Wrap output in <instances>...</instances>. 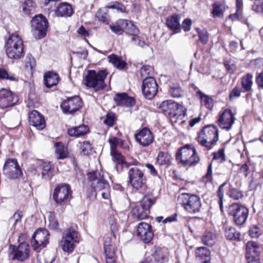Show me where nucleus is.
I'll list each match as a JSON object with an SVG mask.
<instances>
[{
    "label": "nucleus",
    "instance_id": "60",
    "mask_svg": "<svg viewBox=\"0 0 263 263\" xmlns=\"http://www.w3.org/2000/svg\"><path fill=\"white\" fill-rule=\"evenodd\" d=\"M33 7V2L31 0H26L24 4V7L23 8V12L26 13H29L31 9L30 7Z\"/></svg>",
    "mask_w": 263,
    "mask_h": 263
},
{
    "label": "nucleus",
    "instance_id": "53",
    "mask_svg": "<svg viewBox=\"0 0 263 263\" xmlns=\"http://www.w3.org/2000/svg\"><path fill=\"white\" fill-rule=\"evenodd\" d=\"M261 233V230L259 227L256 225H253L250 228L249 235L252 238L258 237Z\"/></svg>",
    "mask_w": 263,
    "mask_h": 263
},
{
    "label": "nucleus",
    "instance_id": "14",
    "mask_svg": "<svg viewBox=\"0 0 263 263\" xmlns=\"http://www.w3.org/2000/svg\"><path fill=\"white\" fill-rule=\"evenodd\" d=\"M49 233L46 229L40 228L33 234L31 244L33 250L40 252L49 243Z\"/></svg>",
    "mask_w": 263,
    "mask_h": 263
},
{
    "label": "nucleus",
    "instance_id": "34",
    "mask_svg": "<svg viewBox=\"0 0 263 263\" xmlns=\"http://www.w3.org/2000/svg\"><path fill=\"white\" fill-rule=\"evenodd\" d=\"M108 61L115 67L120 70L124 69L127 63L123 60L121 57L118 56L115 54H112L108 57Z\"/></svg>",
    "mask_w": 263,
    "mask_h": 263
},
{
    "label": "nucleus",
    "instance_id": "25",
    "mask_svg": "<svg viewBox=\"0 0 263 263\" xmlns=\"http://www.w3.org/2000/svg\"><path fill=\"white\" fill-rule=\"evenodd\" d=\"M114 99L118 106H133L135 104L134 99L125 92L116 94Z\"/></svg>",
    "mask_w": 263,
    "mask_h": 263
},
{
    "label": "nucleus",
    "instance_id": "59",
    "mask_svg": "<svg viewBox=\"0 0 263 263\" xmlns=\"http://www.w3.org/2000/svg\"><path fill=\"white\" fill-rule=\"evenodd\" d=\"M204 178H205L206 180V182H211L213 180L212 177V164L210 163L209 164L207 172L206 174L204 176Z\"/></svg>",
    "mask_w": 263,
    "mask_h": 263
},
{
    "label": "nucleus",
    "instance_id": "7",
    "mask_svg": "<svg viewBox=\"0 0 263 263\" xmlns=\"http://www.w3.org/2000/svg\"><path fill=\"white\" fill-rule=\"evenodd\" d=\"M127 182L133 189L138 191L145 186L147 179L144 174V169L143 167H130L127 173Z\"/></svg>",
    "mask_w": 263,
    "mask_h": 263
},
{
    "label": "nucleus",
    "instance_id": "44",
    "mask_svg": "<svg viewBox=\"0 0 263 263\" xmlns=\"http://www.w3.org/2000/svg\"><path fill=\"white\" fill-rule=\"evenodd\" d=\"M213 10L212 13L214 17L222 16L224 8L222 4L214 3L212 5Z\"/></svg>",
    "mask_w": 263,
    "mask_h": 263
},
{
    "label": "nucleus",
    "instance_id": "38",
    "mask_svg": "<svg viewBox=\"0 0 263 263\" xmlns=\"http://www.w3.org/2000/svg\"><path fill=\"white\" fill-rule=\"evenodd\" d=\"M169 92L173 98H179L183 96V91L179 83H172L170 86Z\"/></svg>",
    "mask_w": 263,
    "mask_h": 263
},
{
    "label": "nucleus",
    "instance_id": "11",
    "mask_svg": "<svg viewBox=\"0 0 263 263\" xmlns=\"http://www.w3.org/2000/svg\"><path fill=\"white\" fill-rule=\"evenodd\" d=\"M31 32L36 39L44 37L46 34L48 22L42 14L34 16L31 21Z\"/></svg>",
    "mask_w": 263,
    "mask_h": 263
},
{
    "label": "nucleus",
    "instance_id": "49",
    "mask_svg": "<svg viewBox=\"0 0 263 263\" xmlns=\"http://www.w3.org/2000/svg\"><path fill=\"white\" fill-rule=\"evenodd\" d=\"M111 155L114 161H116L118 164L124 167V163L126 162L124 161L123 156L121 154L118 153L116 150H112L111 151Z\"/></svg>",
    "mask_w": 263,
    "mask_h": 263
},
{
    "label": "nucleus",
    "instance_id": "20",
    "mask_svg": "<svg viewBox=\"0 0 263 263\" xmlns=\"http://www.w3.org/2000/svg\"><path fill=\"white\" fill-rule=\"evenodd\" d=\"M137 235L144 243H149L154 237L152 226L144 222L139 223L137 228Z\"/></svg>",
    "mask_w": 263,
    "mask_h": 263
},
{
    "label": "nucleus",
    "instance_id": "48",
    "mask_svg": "<svg viewBox=\"0 0 263 263\" xmlns=\"http://www.w3.org/2000/svg\"><path fill=\"white\" fill-rule=\"evenodd\" d=\"M196 29L200 41L203 44H206L209 41V34L207 30L204 29H200L199 28H197Z\"/></svg>",
    "mask_w": 263,
    "mask_h": 263
},
{
    "label": "nucleus",
    "instance_id": "36",
    "mask_svg": "<svg viewBox=\"0 0 263 263\" xmlns=\"http://www.w3.org/2000/svg\"><path fill=\"white\" fill-rule=\"evenodd\" d=\"M252 78V75L250 73H248L242 78L241 85L242 92H246L251 90L253 84Z\"/></svg>",
    "mask_w": 263,
    "mask_h": 263
},
{
    "label": "nucleus",
    "instance_id": "10",
    "mask_svg": "<svg viewBox=\"0 0 263 263\" xmlns=\"http://www.w3.org/2000/svg\"><path fill=\"white\" fill-rule=\"evenodd\" d=\"M72 193L70 186L68 184H59L54 190L53 199L57 204L64 206L71 199Z\"/></svg>",
    "mask_w": 263,
    "mask_h": 263
},
{
    "label": "nucleus",
    "instance_id": "42",
    "mask_svg": "<svg viewBox=\"0 0 263 263\" xmlns=\"http://www.w3.org/2000/svg\"><path fill=\"white\" fill-rule=\"evenodd\" d=\"M227 195L235 200H238L243 197V194L241 191L232 186L230 187Z\"/></svg>",
    "mask_w": 263,
    "mask_h": 263
},
{
    "label": "nucleus",
    "instance_id": "52",
    "mask_svg": "<svg viewBox=\"0 0 263 263\" xmlns=\"http://www.w3.org/2000/svg\"><path fill=\"white\" fill-rule=\"evenodd\" d=\"M252 10L263 14V0H255L252 6Z\"/></svg>",
    "mask_w": 263,
    "mask_h": 263
},
{
    "label": "nucleus",
    "instance_id": "57",
    "mask_svg": "<svg viewBox=\"0 0 263 263\" xmlns=\"http://www.w3.org/2000/svg\"><path fill=\"white\" fill-rule=\"evenodd\" d=\"M114 122L115 115L111 113L107 114L104 123L109 126H112L114 124Z\"/></svg>",
    "mask_w": 263,
    "mask_h": 263
},
{
    "label": "nucleus",
    "instance_id": "61",
    "mask_svg": "<svg viewBox=\"0 0 263 263\" xmlns=\"http://www.w3.org/2000/svg\"><path fill=\"white\" fill-rule=\"evenodd\" d=\"M121 142V140L116 137H112L109 139V142L110 145L111 151L116 150L117 146Z\"/></svg>",
    "mask_w": 263,
    "mask_h": 263
},
{
    "label": "nucleus",
    "instance_id": "12",
    "mask_svg": "<svg viewBox=\"0 0 263 263\" xmlns=\"http://www.w3.org/2000/svg\"><path fill=\"white\" fill-rule=\"evenodd\" d=\"M78 242V232L74 229L69 228L64 231L61 242L64 252L71 253L76 247L75 243Z\"/></svg>",
    "mask_w": 263,
    "mask_h": 263
},
{
    "label": "nucleus",
    "instance_id": "64",
    "mask_svg": "<svg viewBox=\"0 0 263 263\" xmlns=\"http://www.w3.org/2000/svg\"><path fill=\"white\" fill-rule=\"evenodd\" d=\"M192 21L189 18L185 19L182 24V27L185 32L189 31L191 29Z\"/></svg>",
    "mask_w": 263,
    "mask_h": 263
},
{
    "label": "nucleus",
    "instance_id": "18",
    "mask_svg": "<svg viewBox=\"0 0 263 263\" xmlns=\"http://www.w3.org/2000/svg\"><path fill=\"white\" fill-rule=\"evenodd\" d=\"M18 101V98L11 91L6 89L0 90V107L5 108L14 106Z\"/></svg>",
    "mask_w": 263,
    "mask_h": 263
},
{
    "label": "nucleus",
    "instance_id": "21",
    "mask_svg": "<svg viewBox=\"0 0 263 263\" xmlns=\"http://www.w3.org/2000/svg\"><path fill=\"white\" fill-rule=\"evenodd\" d=\"M235 120L234 115L231 109H226L219 116L218 122L219 126L222 129L229 130Z\"/></svg>",
    "mask_w": 263,
    "mask_h": 263
},
{
    "label": "nucleus",
    "instance_id": "2",
    "mask_svg": "<svg viewBox=\"0 0 263 263\" xmlns=\"http://www.w3.org/2000/svg\"><path fill=\"white\" fill-rule=\"evenodd\" d=\"M7 57L12 60H19L24 55L22 39L18 34H12L5 44Z\"/></svg>",
    "mask_w": 263,
    "mask_h": 263
},
{
    "label": "nucleus",
    "instance_id": "26",
    "mask_svg": "<svg viewBox=\"0 0 263 263\" xmlns=\"http://www.w3.org/2000/svg\"><path fill=\"white\" fill-rule=\"evenodd\" d=\"M57 16L61 17H69L73 13L72 6L66 2L60 3L55 11Z\"/></svg>",
    "mask_w": 263,
    "mask_h": 263
},
{
    "label": "nucleus",
    "instance_id": "30",
    "mask_svg": "<svg viewBox=\"0 0 263 263\" xmlns=\"http://www.w3.org/2000/svg\"><path fill=\"white\" fill-rule=\"evenodd\" d=\"M180 17L177 14H173L168 16L166 20V24L167 26L171 30L176 32H179L181 29L180 24Z\"/></svg>",
    "mask_w": 263,
    "mask_h": 263
},
{
    "label": "nucleus",
    "instance_id": "23",
    "mask_svg": "<svg viewBox=\"0 0 263 263\" xmlns=\"http://www.w3.org/2000/svg\"><path fill=\"white\" fill-rule=\"evenodd\" d=\"M36 171L41 173L42 179H50L53 175V169L50 162L40 161L36 166Z\"/></svg>",
    "mask_w": 263,
    "mask_h": 263
},
{
    "label": "nucleus",
    "instance_id": "58",
    "mask_svg": "<svg viewBox=\"0 0 263 263\" xmlns=\"http://www.w3.org/2000/svg\"><path fill=\"white\" fill-rule=\"evenodd\" d=\"M223 64L227 70L230 73H233L236 69L235 65L228 61H224Z\"/></svg>",
    "mask_w": 263,
    "mask_h": 263
},
{
    "label": "nucleus",
    "instance_id": "62",
    "mask_svg": "<svg viewBox=\"0 0 263 263\" xmlns=\"http://www.w3.org/2000/svg\"><path fill=\"white\" fill-rule=\"evenodd\" d=\"M213 159L220 160V162H222L224 160V154L222 149H219L217 153L214 154Z\"/></svg>",
    "mask_w": 263,
    "mask_h": 263
},
{
    "label": "nucleus",
    "instance_id": "37",
    "mask_svg": "<svg viewBox=\"0 0 263 263\" xmlns=\"http://www.w3.org/2000/svg\"><path fill=\"white\" fill-rule=\"evenodd\" d=\"M201 241L204 245L211 247L216 241V234L212 232H205L202 237Z\"/></svg>",
    "mask_w": 263,
    "mask_h": 263
},
{
    "label": "nucleus",
    "instance_id": "9",
    "mask_svg": "<svg viewBox=\"0 0 263 263\" xmlns=\"http://www.w3.org/2000/svg\"><path fill=\"white\" fill-rule=\"evenodd\" d=\"M156 198L148 196H144L141 201L140 204L133 208L131 211L132 215L138 220H142L148 217L149 209L155 204Z\"/></svg>",
    "mask_w": 263,
    "mask_h": 263
},
{
    "label": "nucleus",
    "instance_id": "19",
    "mask_svg": "<svg viewBox=\"0 0 263 263\" xmlns=\"http://www.w3.org/2000/svg\"><path fill=\"white\" fill-rule=\"evenodd\" d=\"M157 91L158 85L154 78L147 77L143 81L142 91L146 99H152L156 95Z\"/></svg>",
    "mask_w": 263,
    "mask_h": 263
},
{
    "label": "nucleus",
    "instance_id": "45",
    "mask_svg": "<svg viewBox=\"0 0 263 263\" xmlns=\"http://www.w3.org/2000/svg\"><path fill=\"white\" fill-rule=\"evenodd\" d=\"M227 184V182H224L222 183L219 187L216 192V197L218 199V203L221 211L223 208V200L224 198V187Z\"/></svg>",
    "mask_w": 263,
    "mask_h": 263
},
{
    "label": "nucleus",
    "instance_id": "3",
    "mask_svg": "<svg viewBox=\"0 0 263 263\" xmlns=\"http://www.w3.org/2000/svg\"><path fill=\"white\" fill-rule=\"evenodd\" d=\"M176 160L184 166H195L199 162L195 148L192 145H186L179 149L176 154Z\"/></svg>",
    "mask_w": 263,
    "mask_h": 263
},
{
    "label": "nucleus",
    "instance_id": "47",
    "mask_svg": "<svg viewBox=\"0 0 263 263\" xmlns=\"http://www.w3.org/2000/svg\"><path fill=\"white\" fill-rule=\"evenodd\" d=\"M8 80L11 81H17L18 79L14 74L9 73L8 71L4 68H0V80Z\"/></svg>",
    "mask_w": 263,
    "mask_h": 263
},
{
    "label": "nucleus",
    "instance_id": "28",
    "mask_svg": "<svg viewBox=\"0 0 263 263\" xmlns=\"http://www.w3.org/2000/svg\"><path fill=\"white\" fill-rule=\"evenodd\" d=\"M196 258L198 261L203 263H210L211 260L210 251L204 247L197 248L195 252Z\"/></svg>",
    "mask_w": 263,
    "mask_h": 263
},
{
    "label": "nucleus",
    "instance_id": "1",
    "mask_svg": "<svg viewBox=\"0 0 263 263\" xmlns=\"http://www.w3.org/2000/svg\"><path fill=\"white\" fill-rule=\"evenodd\" d=\"M159 109L172 123H177L178 120H181L186 115L183 106L171 100L163 101Z\"/></svg>",
    "mask_w": 263,
    "mask_h": 263
},
{
    "label": "nucleus",
    "instance_id": "55",
    "mask_svg": "<svg viewBox=\"0 0 263 263\" xmlns=\"http://www.w3.org/2000/svg\"><path fill=\"white\" fill-rule=\"evenodd\" d=\"M241 89L239 87L236 86L235 87L229 94V99L231 101H233L236 98H238L240 96Z\"/></svg>",
    "mask_w": 263,
    "mask_h": 263
},
{
    "label": "nucleus",
    "instance_id": "27",
    "mask_svg": "<svg viewBox=\"0 0 263 263\" xmlns=\"http://www.w3.org/2000/svg\"><path fill=\"white\" fill-rule=\"evenodd\" d=\"M60 80L59 74L53 71H47L44 76V84L47 88L57 85Z\"/></svg>",
    "mask_w": 263,
    "mask_h": 263
},
{
    "label": "nucleus",
    "instance_id": "17",
    "mask_svg": "<svg viewBox=\"0 0 263 263\" xmlns=\"http://www.w3.org/2000/svg\"><path fill=\"white\" fill-rule=\"evenodd\" d=\"M9 248L11 250L12 259L13 260L23 261L29 256L30 248L25 242L20 243L17 247L11 245Z\"/></svg>",
    "mask_w": 263,
    "mask_h": 263
},
{
    "label": "nucleus",
    "instance_id": "4",
    "mask_svg": "<svg viewBox=\"0 0 263 263\" xmlns=\"http://www.w3.org/2000/svg\"><path fill=\"white\" fill-rule=\"evenodd\" d=\"M106 70L96 72L94 70H89L85 76L84 84L89 88H92L96 91L104 89L106 85L104 80L107 76Z\"/></svg>",
    "mask_w": 263,
    "mask_h": 263
},
{
    "label": "nucleus",
    "instance_id": "6",
    "mask_svg": "<svg viewBox=\"0 0 263 263\" xmlns=\"http://www.w3.org/2000/svg\"><path fill=\"white\" fill-rule=\"evenodd\" d=\"M88 183L91 187L92 197L96 198L98 192L110 190L108 182L104 179L102 172L92 171L87 173Z\"/></svg>",
    "mask_w": 263,
    "mask_h": 263
},
{
    "label": "nucleus",
    "instance_id": "39",
    "mask_svg": "<svg viewBox=\"0 0 263 263\" xmlns=\"http://www.w3.org/2000/svg\"><path fill=\"white\" fill-rule=\"evenodd\" d=\"M171 157L170 154L167 153L161 152L157 156V163L160 165H170L171 164Z\"/></svg>",
    "mask_w": 263,
    "mask_h": 263
},
{
    "label": "nucleus",
    "instance_id": "24",
    "mask_svg": "<svg viewBox=\"0 0 263 263\" xmlns=\"http://www.w3.org/2000/svg\"><path fill=\"white\" fill-rule=\"evenodd\" d=\"M28 118L30 124L37 129L42 130L45 127L44 118L37 111L34 110L30 112Z\"/></svg>",
    "mask_w": 263,
    "mask_h": 263
},
{
    "label": "nucleus",
    "instance_id": "5",
    "mask_svg": "<svg viewBox=\"0 0 263 263\" xmlns=\"http://www.w3.org/2000/svg\"><path fill=\"white\" fill-rule=\"evenodd\" d=\"M218 140V129L213 125L204 126L199 133L198 137V142L208 150L212 148V145L215 144Z\"/></svg>",
    "mask_w": 263,
    "mask_h": 263
},
{
    "label": "nucleus",
    "instance_id": "22",
    "mask_svg": "<svg viewBox=\"0 0 263 263\" xmlns=\"http://www.w3.org/2000/svg\"><path fill=\"white\" fill-rule=\"evenodd\" d=\"M136 141L143 147L151 145L154 140L152 132L147 127H144L135 135Z\"/></svg>",
    "mask_w": 263,
    "mask_h": 263
},
{
    "label": "nucleus",
    "instance_id": "33",
    "mask_svg": "<svg viewBox=\"0 0 263 263\" xmlns=\"http://www.w3.org/2000/svg\"><path fill=\"white\" fill-rule=\"evenodd\" d=\"M89 129L88 126L82 124L70 129H68L67 133L71 137H79L83 136L88 133Z\"/></svg>",
    "mask_w": 263,
    "mask_h": 263
},
{
    "label": "nucleus",
    "instance_id": "51",
    "mask_svg": "<svg viewBox=\"0 0 263 263\" xmlns=\"http://www.w3.org/2000/svg\"><path fill=\"white\" fill-rule=\"evenodd\" d=\"M104 251L106 256V263H116L115 256L114 251L111 252H108V248L106 244H104Z\"/></svg>",
    "mask_w": 263,
    "mask_h": 263
},
{
    "label": "nucleus",
    "instance_id": "41",
    "mask_svg": "<svg viewBox=\"0 0 263 263\" xmlns=\"http://www.w3.org/2000/svg\"><path fill=\"white\" fill-rule=\"evenodd\" d=\"M55 152L57 155V158L63 159L67 156V152L65 149L64 145L61 142H57L55 143Z\"/></svg>",
    "mask_w": 263,
    "mask_h": 263
},
{
    "label": "nucleus",
    "instance_id": "40",
    "mask_svg": "<svg viewBox=\"0 0 263 263\" xmlns=\"http://www.w3.org/2000/svg\"><path fill=\"white\" fill-rule=\"evenodd\" d=\"M198 96L199 97L201 104L205 106L208 109H212L213 99L203 93L201 91L196 92Z\"/></svg>",
    "mask_w": 263,
    "mask_h": 263
},
{
    "label": "nucleus",
    "instance_id": "8",
    "mask_svg": "<svg viewBox=\"0 0 263 263\" xmlns=\"http://www.w3.org/2000/svg\"><path fill=\"white\" fill-rule=\"evenodd\" d=\"M178 200L185 211L189 213L196 214L201 211V199L197 195L182 193L178 196Z\"/></svg>",
    "mask_w": 263,
    "mask_h": 263
},
{
    "label": "nucleus",
    "instance_id": "54",
    "mask_svg": "<svg viewBox=\"0 0 263 263\" xmlns=\"http://www.w3.org/2000/svg\"><path fill=\"white\" fill-rule=\"evenodd\" d=\"M117 216L111 215L108 218V222L112 233H114L117 230Z\"/></svg>",
    "mask_w": 263,
    "mask_h": 263
},
{
    "label": "nucleus",
    "instance_id": "16",
    "mask_svg": "<svg viewBox=\"0 0 263 263\" xmlns=\"http://www.w3.org/2000/svg\"><path fill=\"white\" fill-rule=\"evenodd\" d=\"M3 174L10 179H16L22 176L23 173L15 159L9 158L3 166Z\"/></svg>",
    "mask_w": 263,
    "mask_h": 263
},
{
    "label": "nucleus",
    "instance_id": "43",
    "mask_svg": "<svg viewBox=\"0 0 263 263\" xmlns=\"http://www.w3.org/2000/svg\"><path fill=\"white\" fill-rule=\"evenodd\" d=\"M139 28L134 24L133 22L128 20L127 26L126 27L125 32L134 36H137L139 33Z\"/></svg>",
    "mask_w": 263,
    "mask_h": 263
},
{
    "label": "nucleus",
    "instance_id": "31",
    "mask_svg": "<svg viewBox=\"0 0 263 263\" xmlns=\"http://www.w3.org/2000/svg\"><path fill=\"white\" fill-rule=\"evenodd\" d=\"M127 20L119 19L115 23L110 25L109 28L110 30L115 33L118 35H121L126 29L127 26Z\"/></svg>",
    "mask_w": 263,
    "mask_h": 263
},
{
    "label": "nucleus",
    "instance_id": "29",
    "mask_svg": "<svg viewBox=\"0 0 263 263\" xmlns=\"http://www.w3.org/2000/svg\"><path fill=\"white\" fill-rule=\"evenodd\" d=\"M261 250V247L257 242L249 241L246 244V256H252L253 257H258Z\"/></svg>",
    "mask_w": 263,
    "mask_h": 263
},
{
    "label": "nucleus",
    "instance_id": "56",
    "mask_svg": "<svg viewBox=\"0 0 263 263\" xmlns=\"http://www.w3.org/2000/svg\"><path fill=\"white\" fill-rule=\"evenodd\" d=\"M91 145L89 142L84 141L81 146L82 153L84 155H88L91 151Z\"/></svg>",
    "mask_w": 263,
    "mask_h": 263
},
{
    "label": "nucleus",
    "instance_id": "15",
    "mask_svg": "<svg viewBox=\"0 0 263 263\" xmlns=\"http://www.w3.org/2000/svg\"><path fill=\"white\" fill-rule=\"evenodd\" d=\"M83 105L82 100L78 96H75L71 97H68L64 100L60 107L65 114H73L79 110Z\"/></svg>",
    "mask_w": 263,
    "mask_h": 263
},
{
    "label": "nucleus",
    "instance_id": "13",
    "mask_svg": "<svg viewBox=\"0 0 263 263\" xmlns=\"http://www.w3.org/2000/svg\"><path fill=\"white\" fill-rule=\"evenodd\" d=\"M229 214L233 217L235 223L241 226L245 223L249 214V210L245 206L234 203L229 206Z\"/></svg>",
    "mask_w": 263,
    "mask_h": 263
},
{
    "label": "nucleus",
    "instance_id": "63",
    "mask_svg": "<svg viewBox=\"0 0 263 263\" xmlns=\"http://www.w3.org/2000/svg\"><path fill=\"white\" fill-rule=\"evenodd\" d=\"M132 42L134 43V44L138 45L142 48H143L146 43L144 41H141L140 37L138 35L137 36H134L132 38Z\"/></svg>",
    "mask_w": 263,
    "mask_h": 263
},
{
    "label": "nucleus",
    "instance_id": "32",
    "mask_svg": "<svg viewBox=\"0 0 263 263\" xmlns=\"http://www.w3.org/2000/svg\"><path fill=\"white\" fill-rule=\"evenodd\" d=\"M152 256L157 263H166L170 258L168 252L161 248L157 249Z\"/></svg>",
    "mask_w": 263,
    "mask_h": 263
},
{
    "label": "nucleus",
    "instance_id": "50",
    "mask_svg": "<svg viewBox=\"0 0 263 263\" xmlns=\"http://www.w3.org/2000/svg\"><path fill=\"white\" fill-rule=\"evenodd\" d=\"M49 227L53 230H57L59 228V222L56 219L54 213H50L49 216Z\"/></svg>",
    "mask_w": 263,
    "mask_h": 263
},
{
    "label": "nucleus",
    "instance_id": "46",
    "mask_svg": "<svg viewBox=\"0 0 263 263\" xmlns=\"http://www.w3.org/2000/svg\"><path fill=\"white\" fill-rule=\"evenodd\" d=\"M96 16L99 21L108 24L109 21V15L106 8L100 9L96 13Z\"/></svg>",
    "mask_w": 263,
    "mask_h": 263
},
{
    "label": "nucleus",
    "instance_id": "35",
    "mask_svg": "<svg viewBox=\"0 0 263 263\" xmlns=\"http://www.w3.org/2000/svg\"><path fill=\"white\" fill-rule=\"evenodd\" d=\"M225 237L231 240H239L240 234L235 228L232 227L226 226L224 228Z\"/></svg>",
    "mask_w": 263,
    "mask_h": 263
}]
</instances>
